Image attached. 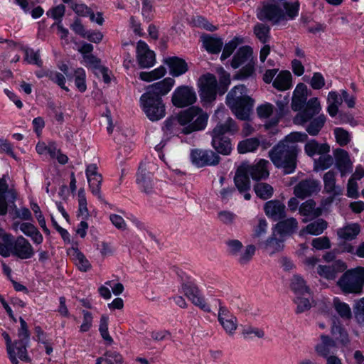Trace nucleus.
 I'll return each mask as SVG.
<instances>
[{"instance_id": "obj_1", "label": "nucleus", "mask_w": 364, "mask_h": 364, "mask_svg": "<svg viewBox=\"0 0 364 364\" xmlns=\"http://www.w3.org/2000/svg\"><path fill=\"white\" fill-rule=\"evenodd\" d=\"M299 4L278 1L263 6L258 11L257 18L261 21H269L274 24L293 20L299 15Z\"/></svg>"}, {"instance_id": "obj_2", "label": "nucleus", "mask_w": 364, "mask_h": 364, "mask_svg": "<svg viewBox=\"0 0 364 364\" xmlns=\"http://www.w3.org/2000/svg\"><path fill=\"white\" fill-rule=\"evenodd\" d=\"M226 103L237 119L244 121L249 119L254 100L247 95L245 85L235 86L227 95Z\"/></svg>"}, {"instance_id": "obj_3", "label": "nucleus", "mask_w": 364, "mask_h": 364, "mask_svg": "<svg viewBox=\"0 0 364 364\" xmlns=\"http://www.w3.org/2000/svg\"><path fill=\"white\" fill-rule=\"evenodd\" d=\"M296 145L280 141L269 152V156L276 167L282 168L285 174H289L296 169Z\"/></svg>"}, {"instance_id": "obj_4", "label": "nucleus", "mask_w": 364, "mask_h": 364, "mask_svg": "<svg viewBox=\"0 0 364 364\" xmlns=\"http://www.w3.org/2000/svg\"><path fill=\"white\" fill-rule=\"evenodd\" d=\"M209 116L201 108L193 106L179 113V121L184 126L185 134L202 131L208 124Z\"/></svg>"}, {"instance_id": "obj_5", "label": "nucleus", "mask_w": 364, "mask_h": 364, "mask_svg": "<svg viewBox=\"0 0 364 364\" xmlns=\"http://www.w3.org/2000/svg\"><path fill=\"white\" fill-rule=\"evenodd\" d=\"M337 285L345 294H360L364 286V267L346 270L337 281Z\"/></svg>"}, {"instance_id": "obj_6", "label": "nucleus", "mask_w": 364, "mask_h": 364, "mask_svg": "<svg viewBox=\"0 0 364 364\" xmlns=\"http://www.w3.org/2000/svg\"><path fill=\"white\" fill-rule=\"evenodd\" d=\"M140 104L147 118L152 122L159 121L166 116V107L161 97L143 94Z\"/></svg>"}, {"instance_id": "obj_7", "label": "nucleus", "mask_w": 364, "mask_h": 364, "mask_svg": "<svg viewBox=\"0 0 364 364\" xmlns=\"http://www.w3.org/2000/svg\"><path fill=\"white\" fill-rule=\"evenodd\" d=\"M196 100V92L193 87L190 86H179L172 93L171 102L178 108H183L192 105Z\"/></svg>"}, {"instance_id": "obj_8", "label": "nucleus", "mask_w": 364, "mask_h": 364, "mask_svg": "<svg viewBox=\"0 0 364 364\" xmlns=\"http://www.w3.org/2000/svg\"><path fill=\"white\" fill-rule=\"evenodd\" d=\"M214 302L215 306H218V320L219 323L228 335H233L237 328V318L222 304L220 299H215Z\"/></svg>"}, {"instance_id": "obj_9", "label": "nucleus", "mask_w": 364, "mask_h": 364, "mask_svg": "<svg viewBox=\"0 0 364 364\" xmlns=\"http://www.w3.org/2000/svg\"><path fill=\"white\" fill-rule=\"evenodd\" d=\"M198 85L200 89V97L203 101L210 102L215 99L218 83L214 75L210 73L203 75L199 78Z\"/></svg>"}, {"instance_id": "obj_10", "label": "nucleus", "mask_w": 364, "mask_h": 364, "mask_svg": "<svg viewBox=\"0 0 364 364\" xmlns=\"http://www.w3.org/2000/svg\"><path fill=\"white\" fill-rule=\"evenodd\" d=\"M193 164L198 168L215 166L220 162V156L211 150L193 149L190 155Z\"/></svg>"}, {"instance_id": "obj_11", "label": "nucleus", "mask_w": 364, "mask_h": 364, "mask_svg": "<svg viewBox=\"0 0 364 364\" xmlns=\"http://www.w3.org/2000/svg\"><path fill=\"white\" fill-rule=\"evenodd\" d=\"M304 109L299 112L294 118V123L298 125L304 126L311 118L316 117L321 111V105L317 97L309 99Z\"/></svg>"}, {"instance_id": "obj_12", "label": "nucleus", "mask_w": 364, "mask_h": 364, "mask_svg": "<svg viewBox=\"0 0 364 364\" xmlns=\"http://www.w3.org/2000/svg\"><path fill=\"white\" fill-rule=\"evenodd\" d=\"M181 289L187 298L196 306L199 307L205 312H210V306L205 302L204 297L202 296L197 286L191 282H183Z\"/></svg>"}, {"instance_id": "obj_13", "label": "nucleus", "mask_w": 364, "mask_h": 364, "mask_svg": "<svg viewBox=\"0 0 364 364\" xmlns=\"http://www.w3.org/2000/svg\"><path fill=\"white\" fill-rule=\"evenodd\" d=\"M17 198V193L14 188H10L6 181L0 178V215H6L9 206L14 205Z\"/></svg>"}, {"instance_id": "obj_14", "label": "nucleus", "mask_w": 364, "mask_h": 364, "mask_svg": "<svg viewBox=\"0 0 364 364\" xmlns=\"http://www.w3.org/2000/svg\"><path fill=\"white\" fill-rule=\"evenodd\" d=\"M136 60L142 68H150L156 62L155 53L150 50L149 46L143 41H139L136 44Z\"/></svg>"}, {"instance_id": "obj_15", "label": "nucleus", "mask_w": 364, "mask_h": 364, "mask_svg": "<svg viewBox=\"0 0 364 364\" xmlns=\"http://www.w3.org/2000/svg\"><path fill=\"white\" fill-rule=\"evenodd\" d=\"M87 179L91 192L99 199H102L100 188L102 181V176L97 172V167L95 164H89L85 171Z\"/></svg>"}, {"instance_id": "obj_16", "label": "nucleus", "mask_w": 364, "mask_h": 364, "mask_svg": "<svg viewBox=\"0 0 364 364\" xmlns=\"http://www.w3.org/2000/svg\"><path fill=\"white\" fill-rule=\"evenodd\" d=\"M347 265L342 260H336L331 265H318L317 273L328 280H335L339 273L344 272Z\"/></svg>"}, {"instance_id": "obj_17", "label": "nucleus", "mask_w": 364, "mask_h": 364, "mask_svg": "<svg viewBox=\"0 0 364 364\" xmlns=\"http://www.w3.org/2000/svg\"><path fill=\"white\" fill-rule=\"evenodd\" d=\"M175 80L171 77H166L161 81L149 85L144 93L152 97H161L166 95L171 90Z\"/></svg>"}, {"instance_id": "obj_18", "label": "nucleus", "mask_w": 364, "mask_h": 364, "mask_svg": "<svg viewBox=\"0 0 364 364\" xmlns=\"http://www.w3.org/2000/svg\"><path fill=\"white\" fill-rule=\"evenodd\" d=\"M320 189V183L314 179H306L300 181L295 187L294 193L299 198L304 199L314 193H317Z\"/></svg>"}, {"instance_id": "obj_19", "label": "nucleus", "mask_w": 364, "mask_h": 364, "mask_svg": "<svg viewBox=\"0 0 364 364\" xmlns=\"http://www.w3.org/2000/svg\"><path fill=\"white\" fill-rule=\"evenodd\" d=\"M13 255L21 259H30L34 255L31 243L23 236L14 240Z\"/></svg>"}, {"instance_id": "obj_20", "label": "nucleus", "mask_w": 364, "mask_h": 364, "mask_svg": "<svg viewBox=\"0 0 364 364\" xmlns=\"http://www.w3.org/2000/svg\"><path fill=\"white\" fill-rule=\"evenodd\" d=\"M242 165L245 167V170L253 180L265 179L269 176V173L267 168L269 161L265 159H260L256 164L253 165L245 164Z\"/></svg>"}, {"instance_id": "obj_21", "label": "nucleus", "mask_w": 364, "mask_h": 364, "mask_svg": "<svg viewBox=\"0 0 364 364\" xmlns=\"http://www.w3.org/2000/svg\"><path fill=\"white\" fill-rule=\"evenodd\" d=\"M336 166L341 173V176L351 173L353 171V163L350 159L348 153L341 149L334 151Z\"/></svg>"}, {"instance_id": "obj_22", "label": "nucleus", "mask_w": 364, "mask_h": 364, "mask_svg": "<svg viewBox=\"0 0 364 364\" xmlns=\"http://www.w3.org/2000/svg\"><path fill=\"white\" fill-rule=\"evenodd\" d=\"M285 209L284 204L276 200L267 201L264 206L265 214L274 221L279 220L285 217Z\"/></svg>"}, {"instance_id": "obj_23", "label": "nucleus", "mask_w": 364, "mask_h": 364, "mask_svg": "<svg viewBox=\"0 0 364 364\" xmlns=\"http://www.w3.org/2000/svg\"><path fill=\"white\" fill-rule=\"evenodd\" d=\"M238 131V127L235 122L228 117L224 123H218L215 127L211 132L212 137L225 136V134L233 135Z\"/></svg>"}, {"instance_id": "obj_24", "label": "nucleus", "mask_w": 364, "mask_h": 364, "mask_svg": "<svg viewBox=\"0 0 364 364\" xmlns=\"http://www.w3.org/2000/svg\"><path fill=\"white\" fill-rule=\"evenodd\" d=\"M136 183L141 191L146 193H150L153 189L152 175L144 168V164H141L136 175Z\"/></svg>"}, {"instance_id": "obj_25", "label": "nucleus", "mask_w": 364, "mask_h": 364, "mask_svg": "<svg viewBox=\"0 0 364 364\" xmlns=\"http://www.w3.org/2000/svg\"><path fill=\"white\" fill-rule=\"evenodd\" d=\"M235 185L240 193L249 191L250 189V176L245 167L241 165L236 171L234 177Z\"/></svg>"}, {"instance_id": "obj_26", "label": "nucleus", "mask_w": 364, "mask_h": 364, "mask_svg": "<svg viewBox=\"0 0 364 364\" xmlns=\"http://www.w3.org/2000/svg\"><path fill=\"white\" fill-rule=\"evenodd\" d=\"M336 172L328 171L323 177L324 191L332 197L341 195L342 188L336 184Z\"/></svg>"}, {"instance_id": "obj_27", "label": "nucleus", "mask_w": 364, "mask_h": 364, "mask_svg": "<svg viewBox=\"0 0 364 364\" xmlns=\"http://www.w3.org/2000/svg\"><path fill=\"white\" fill-rule=\"evenodd\" d=\"M165 63L168 66L170 74L172 76L178 77L188 70V65L186 61L178 57L168 58Z\"/></svg>"}, {"instance_id": "obj_28", "label": "nucleus", "mask_w": 364, "mask_h": 364, "mask_svg": "<svg viewBox=\"0 0 364 364\" xmlns=\"http://www.w3.org/2000/svg\"><path fill=\"white\" fill-rule=\"evenodd\" d=\"M250 61H252V50L249 46H242L239 48L234 55L231 62V66L233 68H237Z\"/></svg>"}, {"instance_id": "obj_29", "label": "nucleus", "mask_w": 364, "mask_h": 364, "mask_svg": "<svg viewBox=\"0 0 364 364\" xmlns=\"http://www.w3.org/2000/svg\"><path fill=\"white\" fill-rule=\"evenodd\" d=\"M183 129L184 126H182L179 121V114L176 117L167 118L164 122L163 130L166 134L176 136L185 134Z\"/></svg>"}, {"instance_id": "obj_30", "label": "nucleus", "mask_w": 364, "mask_h": 364, "mask_svg": "<svg viewBox=\"0 0 364 364\" xmlns=\"http://www.w3.org/2000/svg\"><path fill=\"white\" fill-rule=\"evenodd\" d=\"M14 237L12 235L6 233L1 230L0 235V255L4 257H9L13 255Z\"/></svg>"}, {"instance_id": "obj_31", "label": "nucleus", "mask_w": 364, "mask_h": 364, "mask_svg": "<svg viewBox=\"0 0 364 364\" xmlns=\"http://www.w3.org/2000/svg\"><path fill=\"white\" fill-rule=\"evenodd\" d=\"M273 87L279 91H285L292 87V76L289 71H281L273 81Z\"/></svg>"}, {"instance_id": "obj_32", "label": "nucleus", "mask_w": 364, "mask_h": 364, "mask_svg": "<svg viewBox=\"0 0 364 364\" xmlns=\"http://www.w3.org/2000/svg\"><path fill=\"white\" fill-rule=\"evenodd\" d=\"M321 343L316 346L315 350L318 354L328 358L329 355L333 353L332 350L336 348V342L329 336L325 335L321 336Z\"/></svg>"}, {"instance_id": "obj_33", "label": "nucleus", "mask_w": 364, "mask_h": 364, "mask_svg": "<svg viewBox=\"0 0 364 364\" xmlns=\"http://www.w3.org/2000/svg\"><path fill=\"white\" fill-rule=\"evenodd\" d=\"M304 150L308 156L312 157L316 154H328L330 146L326 143L319 144L315 139H311L305 144Z\"/></svg>"}, {"instance_id": "obj_34", "label": "nucleus", "mask_w": 364, "mask_h": 364, "mask_svg": "<svg viewBox=\"0 0 364 364\" xmlns=\"http://www.w3.org/2000/svg\"><path fill=\"white\" fill-rule=\"evenodd\" d=\"M360 232V226L358 223H350L338 230L339 238L346 240L355 239Z\"/></svg>"}, {"instance_id": "obj_35", "label": "nucleus", "mask_w": 364, "mask_h": 364, "mask_svg": "<svg viewBox=\"0 0 364 364\" xmlns=\"http://www.w3.org/2000/svg\"><path fill=\"white\" fill-rule=\"evenodd\" d=\"M326 122V117L325 114H318L307 122L309 124L305 126V129L311 136H316L323 127Z\"/></svg>"}, {"instance_id": "obj_36", "label": "nucleus", "mask_w": 364, "mask_h": 364, "mask_svg": "<svg viewBox=\"0 0 364 364\" xmlns=\"http://www.w3.org/2000/svg\"><path fill=\"white\" fill-rule=\"evenodd\" d=\"M297 228L298 222L294 218L281 220L275 225V230L281 235L292 234Z\"/></svg>"}, {"instance_id": "obj_37", "label": "nucleus", "mask_w": 364, "mask_h": 364, "mask_svg": "<svg viewBox=\"0 0 364 364\" xmlns=\"http://www.w3.org/2000/svg\"><path fill=\"white\" fill-rule=\"evenodd\" d=\"M212 146L223 155H229L232 149L230 139L228 136L212 137Z\"/></svg>"}, {"instance_id": "obj_38", "label": "nucleus", "mask_w": 364, "mask_h": 364, "mask_svg": "<svg viewBox=\"0 0 364 364\" xmlns=\"http://www.w3.org/2000/svg\"><path fill=\"white\" fill-rule=\"evenodd\" d=\"M299 212L301 215L306 218L304 220V222L315 218L321 213V210L316 208V203L313 200H308L303 203L299 208Z\"/></svg>"}, {"instance_id": "obj_39", "label": "nucleus", "mask_w": 364, "mask_h": 364, "mask_svg": "<svg viewBox=\"0 0 364 364\" xmlns=\"http://www.w3.org/2000/svg\"><path fill=\"white\" fill-rule=\"evenodd\" d=\"M289 102V96L288 95L282 96L280 95L276 101V105L277 106L278 110H277V115L278 117L277 118L273 119L270 122H267L265 124V127L267 129H269L274 125H276L278 122L279 119L282 117L286 111L288 109V105Z\"/></svg>"}, {"instance_id": "obj_40", "label": "nucleus", "mask_w": 364, "mask_h": 364, "mask_svg": "<svg viewBox=\"0 0 364 364\" xmlns=\"http://www.w3.org/2000/svg\"><path fill=\"white\" fill-rule=\"evenodd\" d=\"M68 254L80 271L87 272L90 269V263L77 248L70 249Z\"/></svg>"}, {"instance_id": "obj_41", "label": "nucleus", "mask_w": 364, "mask_h": 364, "mask_svg": "<svg viewBox=\"0 0 364 364\" xmlns=\"http://www.w3.org/2000/svg\"><path fill=\"white\" fill-rule=\"evenodd\" d=\"M203 45L208 53L215 54L221 51L223 42L219 38L205 36L203 37Z\"/></svg>"}, {"instance_id": "obj_42", "label": "nucleus", "mask_w": 364, "mask_h": 364, "mask_svg": "<svg viewBox=\"0 0 364 364\" xmlns=\"http://www.w3.org/2000/svg\"><path fill=\"white\" fill-rule=\"evenodd\" d=\"M28 342L17 340L11 346V349L13 350L16 362H11L12 364H18V358L21 360H28V357L27 355L26 347Z\"/></svg>"}, {"instance_id": "obj_43", "label": "nucleus", "mask_w": 364, "mask_h": 364, "mask_svg": "<svg viewBox=\"0 0 364 364\" xmlns=\"http://www.w3.org/2000/svg\"><path fill=\"white\" fill-rule=\"evenodd\" d=\"M36 150L38 154L49 155L52 159H54L59 152V149L54 141H49L48 144L38 142L36 144Z\"/></svg>"}, {"instance_id": "obj_44", "label": "nucleus", "mask_w": 364, "mask_h": 364, "mask_svg": "<svg viewBox=\"0 0 364 364\" xmlns=\"http://www.w3.org/2000/svg\"><path fill=\"white\" fill-rule=\"evenodd\" d=\"M259 140L257 138H249L238 143L237 151L240 154L254 152L259 146Z\"/></svg>"}, {"instance_id": "obj_45", "label": "nucleus", "mask_w": 364, "mask_h": 364, "mask_svg": "<svg viewBox=\"0 0 364 364\" xmlns=\"http://www.w3.org/2000/svg\"><path fill=\"white\" fill-rule=\"evenodd\" d=\"M333 164V158L328 154H322L318 159H314V171H321L330 168Z\"/></svg>"}, {"instance_id": "obj_46", "label": "nucleus", "mask_w": 364, "mask_h": 364, "mask_svg": "<svg viewBox=\"0 0 364 364\" xmlns=\"http://www.w3.org/2000/svg\"><path fill=\"white\" fill-rule=\"evenodd\" d=\"M291 287L296 295L305 296L309 294V287L306 285L304 279L299 275L293 277Z\"/></svg>"}, {"instance_id": "obj_47", "label": "nucleus", "mask_w": 364, "mask_h": 364, "mask_svg": "<svg viewBox=\"0 0 364 364\" xmlns=\"http://www.w3.org/2000/svg\"><path fill=\"white\" fill-rule=\"evenodd\" d=\"M166 73V68L160 66L151 72H141L139 78L143 81L150 82L164 77Z\"/></svg>"}, {"instance_id": "obj_48", "label": "nucleus", "mask_w": 364, "mask_h": 364, "mask_svg": "<svg viewBox=\"0 0 364 364\" xmlns=\"http://www.w3.org/2000/svg\"><path fill=\"white\" fill-rule=\"evenodd\" d=\"M270 28L264 23H258L254 27V33L256 37L262 43H266L270 38Z\"/></svg>"}, {"instance_id": "obj_49", "label": "nucleus", "mask_w": 364, "mask_h": 364, "mask_svg": "<svg viewBox=\"0 0 364 364\" xmlns=\"http://www.w3.org/2000/svg\"><path fill=\"white\" fill-rule=\"evenodd\" d=\"M256 195L264 200L269 198L273 195V188L268 183H259L254 187Z\"/></svg>"}, {"instance_id": "obj_50", "label": "nucleus", "mask_w": 364, "mask_h": 364, "mask_svg": "<svg viewBox=\"0 0 364 364\" xmlns=\"http://www.w3.org/2000/svg\"><path fill=\"white\" fill-rule=\"evenodd\" d=\"M327 228V223L323 219H318L311 223L306 227V232L314 235L321 234Z\"/></svg>"}, {"instance_id": "obj_51", "label": "nucleus", "mask_w": 364, "mask_h": 364, "mask_svg": "<svg viewBox=\"0 0 364 364\" xmlns=\"http://www.w3.org/2000/svg\"><path fill=\"white\" fill-rule=\"evenodd\" d=\"M333 306L336 312L343 318H349L351 316V310L348 304L335 297L333 300Z\"/></svg>"}, {"instance_id": "obj_52", "label": "nucleus", "mask_w": 364, "mask_h": 364, "mask_svg": "<svg viewBox=\"0 0 364 364\" xmlns=\"http://www.w3.org/2000/svg\"><path fill=\"white\" fill-rule=\"evenodd\" d=\"M255 252V247L252 245H247L244 250H240L235 258L240 264H246L251 260Z\"/></svg>"}, {"instance_id": "obj_53", "label": "nucleus", "mask_w": 364, "mask_h": 364, "mask_svg": "<svg viewBox=\"0 0 364 364\" xmlns=\"http://www.w3.org/2000/svg\"><path fill=\"white\" fill-rule=\"evenodd\" d=\"M25 57L24 60L28 63L31 65H36L38 67H42L43 61L41 59L40 54L38 51H35L32 48H26L24 50Z\"/></svg>"}, {"instance_id": "obj_54", "label": "nucleus", "mask_w": 364, "mask_h": 364, "mask_svg": "<svg viewBox=\"0 0 364 364\" xmlns=\"http://www.w3.org/2000/svg\"><path fill=\"white\" fill-rule=\"evenodd\" d=\"M86 75L83 68H77L75 71V85L78 90L84 92L87 89L85 82Z\"/></svg>"}, {"instance_id": "obj_55", "label": "nucleus", "mask_w": 364, "mask_h": 364, "mask_svg": "<svg viewBox=\"0 0 364 364\" xmlns=\"http://www.w3.org/2000/svg\"><path fill=\"white\" fill-rule=\"evenodd\" d=\"M265 247L269 255H273L283 249V242L282 240L276 239L272 236L266 240Z\"/></svg>"}, {"instance_id": "obj_56", "label": "nucleus", "mask_w": 364, "mask_h": 364, "mask_svg": "<svg viewBox=\"0 0 364 364\" xmlns=\"http://www.w3.org/2000/svg\"><path fill=\"white\" fill-rule=\"evenodd\" d=\"M108 317L105 315H102L100 318L99 331L100 333L101 336L103 338L105 341L108 342L109 343H112L113 342V339L109 336L108 331Z\"/></svg>"}, {"instance_id": "obj_57", "label": "nucleus", "mask_w": 364, "mask_h": 364, "mask_svg": "<svg viewBox=\"0 0 364 364\" xmlns=\"http://www.w3.org/2000/svg\"><path fill=\"white\" fill-rule=\"evenodd\" d=\"M308 138V136L304 132H291L287 136H286L285 139L282 141L281 142H284L289 144H294L296 145V142L301 141H305Z\"/></svg>"}, {"instance_id": "obj_58", "label": "nucleus", "mask_w": 364, "mask_h": 364, "mask_svg": "<svg viewBox=\"0 0 364 364\" xmlns=\"http://www.w3.org/2000/svg\"><path fill=\"white\" fill-rule=\"evenodd\" d=\"M240 43V41L238 38H235L230 41H229L228 43H226L224 46L223 53L221 54V60H224L228 57H230L233 51L236 49V48L238 46L239 43Z\"/></svg>"}, {"instance_id": "obj_59", "label": "nucleus", "mask_w": 364, "mask_h": 364, "mask_svg": "<svg viewBox=\"0 0 364 364\" xmlns=\"http://www.w3.org/2000/svg\"><path fill=\"white\" fill-rule=\"evenodd\" d=\"M267 222L264 218L258 219V224L253 228L252 237L255 239L263 237L267 230Z\"/></svg>"}, {"instance_id": "obj_60", "label": "nucleus", "mask_w": 364, "mask_h": 364, "mask_svg": "<svg viewBox=\"0 0 364 364\" xmlns=\"http://www.w3.org/2000/svg\"><path fill=\"white\" fill-rule=\"evenodd\" d=\"M307 296V297H304L301 295H297L294 301L297 305L296 313L299 314L304 312L311 308V304L309 299L310 297V294Z\"/></svg>"}, {"instance_id": "obj_61", "label": "nucleus", "mask_w": 364, "mask_h": 364, "mask_svg": "<svg viewBox=\"0 0 364 364\" xmlns=\"http://www.w3.org/2000/svg\"><path fill=\"white\" fill-rule=\"evenodd\" d=\"M334 134L336 141L341 146H345L350 141L349 133L343 128L337 127L334 129Z\"/></svg>"}, {"instance_id": "obj_62", "label": "nucleus", "mask_w": 364, "mask_h": 364, "mask_svg": "<svg viewBox=\"0 0 364 364\" xmlns=\"http://www.w3.org/2000/svg\"><path fill=\"white\" fill-rule=\"evenodd\" d=\"M255 63L253 61H250L242 67L237 74V78L240 80L246 79L254 74Z\"/></svg>"}, {"instance_id": "obj_63", "label": "nucleus", "mask_w": 364, "mask_h": 364, "mask_svg": "<svg viewBox=\"0 0 364 364\" xmlns=\"http://www.w3.org/2000/svg\"><path fill=\"white\" fill-rule=\"evenodd\" d=\"M237 193L234 187H223L219 192V198L223 203H228L230 200L233 199Z\"/></svg>"}, {"instance_id": "obj_64", "label": "nucleus", "mask_w": 364, "mask_h": 364, "mask_svg": "<svg viewBox=\"0 0 364 364\" xmlns=\"http://www.w3.org/2000/svg\"><path fill=\"white\" fill-rule=\"evenodd\" d=\"M105 364H122V355L116 351H107L105 354Z\"/></svg>"}]
</instances>
